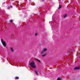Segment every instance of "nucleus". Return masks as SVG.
I'll return each mask as SVG.
<instances>
[{"instance_id":"1","label":"nucleus","mask_w":80,"mask_h":80,"mask_svg":"<svg viewBox=\"0 0 80 80\" xmlns=\"http://www.w3.org/2000/svg\"><path fill=\"white\" fill-rule=\"evenodd\" d=\"M30 65L31 67H32V68H35V62H32L30 63Z\"/></svg>"},{"instance_id":"2","label":"nucleus","mask_w":80,"mask_h":80,"mask_svg":"<svg viewBox=\"0 0 80 80\" xmlns=\"http://www.w3.org/2000/svg\"><path fill=\"white\" fill-rule=\"evenodd\" d=\"M1 41L3 46H4V47H6V42H5V41H3V39H1Z\"/></svg>"},{"instance_id":"3","label":"nucleus","mask_w":80,"mask_h":80,"mask_svg":"<svg viewBox=\"0 0 80 80\" xmlns=\"http://www.w3.org/2000/svg\"><path fill=\"white\" fill-rule=\"evenodd\" d=\"M80 69V66L78 67H75L73 68V70H79Z\"/></svg>"},{"instance_id":"4","label":"nucleus","mask_w":80,"mask_h":80,"mask_svg":"<svg viewBox=\"0 0 80 80\" xmlns=\"http://www.w3.org/2000/svg\"><path fill=\"white\" fill-rule=\"evenodd\" d=\"M35 72L37 75H38V71H35Z\"/></svg>"},{"instance_id":"5","label":"nucleus","mask_w":80,"mask_h":80,"mask_svg":"<svg viewBox=\"0 0 80 80\" xmlns=\"http://www.w3.org/2000/svg\"><path fill=\"white\" fill-rule=\"evenodd\" d=\"M35 60H37V61H38V62H40V63L41 62V61H40V60H39L38 59L35 58Z\"/></svg>"},{"instance_id":"6","label":"nucleus","mask_w":80,"mask_h":80,"mask_svg":"<svg viewBox=\"0 0 80 80\" xmlns=\"http://www.w3.org/2000/svg\"><path fill=\"white\" fill-rule=\"evenodd\" d=\"M13 20H12V19H11V20H9V22H10V23H12V22H13Z\"/></svg>"},{"instance_id":"7","label":"nucleus","mask_w":80,"mask_h":80,"mask_svg":"<svg viewBox=\"0 0 80 80\" xmlns=\"http://www.w3.org/2000/svg\"><path fill=\"white\" fill-rule=\"evenodd\" d=\"M47 56V54H45L44 55H42V56L43 57H46Z\"/></svg>"},{"instance_id":"8","label":"nucleus","mask_w":80,"mask_h":80,"mask_svg":"<svg viewBox=\"0 0 80 80\" xmlns=\"http://www.w3.org/2000/svg\"><path fill=\"white\" fill-rule=\"evenodd\" d=\"M19 78H18V77H16L15 78V80H18V79Z\"/></svg>"},{"instance_id":"9","label":"nucleus","mask_w":80,"mask_h":80,"mask_svg":"<svg viewBox=\"0 0 80 80\" xmlns=\"http://www.w3.org/2000/svg\"><path fill=\"white\" fill-rule=\"evenodd\" d=\"M12 6H9V7H8V9H10V8H12Z\"/></svg>"},{"instance_id":"10","label":"nucleus","mask_w":80,"mask_h":80,"mask_svg":"<svg viewBox=\"0 0 80 80\" xmlns=\"http://www.w3.org/2000/svg\"><path fill=\"white\" fill-rule=\"evenodd\" d=\"M67 14H64L63 16V17L64 18H65V17H67Z\"/></svg>"},{"instance_id":"11","label":"nucleus","mask_w":80,"mask_h":80,"mask_svg":"<svg viewBox=\"0 0 80 80\" xmlns=\"http://www.w3.org/2000/svg\"><path fill=\"white\" fill-rule=\"evenodd\" d=\"M11 51L12 52H13V48H11Z\"/></svg>"},{"instance_id":"12","label":"nucleus","mask_w":80,"mask_h":80,"mask_svg":"<svg viewBox=\"0 0 80 80\" xmlns=\"http://www.w3.org/2000/svg\"><path fill=\"white\" fill-rule=\"evenodd\" d=\"M47 49L46 48H45V49H43L44 52H46V51H47Z\"/></svg>"},{"instance_id":"13","label":"nucleus","mask_w":80,"mask_h":80,"mask_svg":"<svg viewBox=\"0 0 80 80\" xmlns=\"http://www.w3.org/2000/svg\"><path fill=\"white\" fill-rule=\"evenodd\" d=\"M61 5H59V8H62V7H61Z\"/></svg>"},{"instance_id":"14","label":"nucleus","mask_w":80,"mask_h":80,"mask_svg":"<svg viewBox=\"0 0 80 80\" xmlns=\"http://www.w3.org/2000/svg\"><path fill=\"white\" fill-rule=\"evenodd\" d=\"M41 53H42V54H43V53H44V52H43V51H42L41 52Z\"/></svg>"},{"instance_id":"15","label":"nucleus","mask_w":80,"mask_h":80,"mask_svg":"<svg viewBox=\"0 0 80 80\" xmlns=\"http://www.w3.org/2000/svg\"><path fill=\"white\" fill-rule=\"evenodd\" d=\"M57 80H61V79L59 78H58Z\"/></svg>"},{"instance_id":"16","label":"nucleus","mask_w":80,"mask_h":80,"mask_svg":"<svg viewBox=\"0 0 80 80\" xmlns=\"http://www.w3.org/2000/svg\"><path fill=\"white\" fill-rule=\"evenodd\" d=\"M68 55H69L70 54V52L69 51H68Z\"/></svg>"},{"instance_id":"17","label":"nucleus","mask_w":80,"mask_h":80,"mask_svg":"<svg viewBox=\"0 0 80 80\" xmlns=\"http://www.w3.org/2000/svg\"><path fill=\"white\" fill-rule=\"evenodd\" d=\"M37 33H36L35 34V36H37Z\"/></svg>"},{"instance_id":"18","label":"nucleus","mask_w":80,"mask_h":80,"mask_svg":"<svg viewBox=\"0 0 80 80\" xmlns=\"http://www.w3.org/2000/svg\"><path fill=\"white\" fill-rule=\"evenodd\" d=\"M58 66L57 67V68H58Z\"/></svg>"}]
</instances>
